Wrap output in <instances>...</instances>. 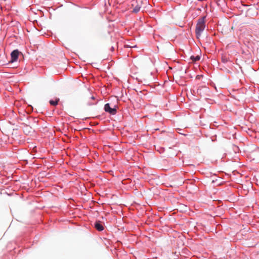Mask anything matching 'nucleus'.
<instances>
[{"label": "nucleus", "mask_w": 259, "mask_h": 259, "mask_svg": "<svg viewBox=\"0 0 259 259\" xmlns=\"http://www.w3.org/2000/svg\"><path fill=\"white\" fill-rule=\"evenodd\" d=\"M206 17L203 16L197 20V23L196 26L195 33L197 38H199L202 34V32L205 28V20Z\"/></svg>", "instance_id": "obj_1"}, {"label": "nucleus", "mask_w": 259, "mask_h": 259, "mask_svg": "<svg viewBox=\"0 0 259 259\" xmlns=\"http://www.w3.org/2000/svg\"><path fill=\"white\" fill-rule=\"evenodd\" d=\"M132 7L133 8V11L134 13H138L140 11L142 6L141 0H133L132 3Z\"/></svg>", "instance_id": "obj_2"}, {"label": "nucleus", "mask_w": 259, "mask_h": 259, "mask_svg": "<svg viewBox=\"0 0 259 259\" xmlns=\"http://www.w3.org/2000/svg\"><path fill=\"white\" fill-rule=\"evenodd\" d=\"M104 110L106 112H108L112 115L115 114L117 111L116 108H111L109 103H107L105 105Z\"/></svg>", "instance_id": "obj_3"}, {"label": "nucleus", "mask_w": 259, "mask_h": 259, "mask_svg": "<svg viewBox=\"0 0 259 259\" xmlns=\"http://www.w3.org/2000/svg\"><path fill=\"white\" fill-rule=\"evenodd\" d=\"M19 51L17 50H14L11 54V62H15L17 60L19 55Z\"/></svg>", "instance_id": "obj_4"}, {"label": "nucleus", "mask_w": 259, "mask_h": 259, "mask_svg": "<svg viewBox=\"0 0 259 259\" xmlns=\"http://www.w3.org/2000/svg\"><path fill=\"white\" fill-rule=\"evenodd\" d=\"M94 227L99 231H102L104 229L103 226L100 221L96 222L94 224Z\"/></svg>", "instance_id": "obj_5"}, {"label": "nucleus", "mask_w": 259, "mask_h": 259, "mask_svg": "<svg viewBox=\"0 0 259 259\" xmlns=\"http://www.w3.org/2000/svg\"><path fill=\"white\" fill-rule=\"evenodd\" d=\"M59 101V99H56L55 101L50 100V103L51 105L56 106L58 104Z\"/></svg>", "instance_id": "obj_6"}, {"label": "nucleus", "mask_w": 259, "mask_h": 259, "mask_svg": "<svg viewBox=\"0 0 259 259\" xmlns=\"http://www.w3.org/2000/svg\"><path fill=\"white\" fill-rule=\"evenodd\" d=\"M200 59V57L199 56H191V59L193 61H194V62H196L197 61H198Z\"/></svg>", "instance_id": "obj_7"}, {"label": "nucleus", "mask_w": 259, "mask_h": 259, "mask_svg": "<svg viewBox=\"0 0 259 259\" xmlns=\"http://www.w3.org/2000/svg\"><path fill=\"white\" fill-rule=\"evenodd\" d=\"M92 99H94V97L93 96V97H92Z\"/></svg>", "instance_id": "obj_8"}]
</instances>
